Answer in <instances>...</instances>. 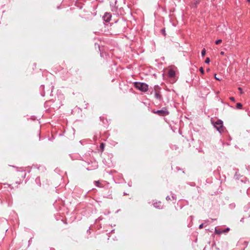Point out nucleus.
Returning a JSON list of instances; mask_svg holds the SVG:
<instances>
[{
	"instance_id": "obj_8",
	"label": "nucleus",
	"mask_w": 250,
	"mask_h": 250,
	"mask_svg": "<svg viewBox=\"0 0 250 250\" xmlns=\"http://www.w3.org/2000/svg\"><path fill=\"white\" fill-rule=\"evenodd\" d=\"M153 206L156 208L161 209L162 208V206L161 205V202H156L153 204Z\"/></svg>"
},
{
	"instance_id": "obj_31",
	"label": "nucleus",
	"mask_w": 250,
	"mask_h": 250,
	"mask_svg": "<svg viewBox=\"0 0 250 250\" xmlns=\"http://www.w3.org/2000/svg\"><path fill=\"white\" fill-rule=\"evenodd\" d=\"M100 120H101V121H103V122L104 123V117H100Z\"/></svg>"
},
{
	"instance_id": "obj_2",
	"label": "nucleus",
	"mask_w": 250,
	"mask_h": 250,
	"mask_svg": "<svg viewBox=\"0 0 250 250\" xmlns=\"http://www.w3.org/2000/svg\"><path fill=\"white\" fill-rule=\"evenodd\" d=\"M133 85L136 89L142 92H146L148 89V85L145 83L135 82Z\"/></svg>"
},
{
	"instance_id": "obj_32",
	"label": "nucleus",
	"mask_w": 250,
	"mask_h": 250,
	"mask_svg": "<svg viewBox=\"0 0 250 250\" xmlns=\"http://www.w3.org/2000/svg\"><path fill=\"white\" fill-rule=\"evenodd\" d=\"M166 199L167 201H169L170 200V198L168 195L166 197Z\"/></svg>"
},
{
	"instance_id": "obj_35",
	"label": "nucleus",
	"mask_w": 250,
	"mask_h": 250,
	"mask_svg": "<svg viewBox=\"0 0 250 250\" xmlns=\"http://www.w3.org/2000/svg\"><path fill=\"white\" fill-rule=\"evenodd\" d=\"M31 119L33 120H35V116H32Z\"/></svg>"
},
{
	"instance_id": "obj_30",
	"label": "nucleus",
	"mask_w": 250,
	"mask_h": 250,
	"mask_svg": "<svg viewBox=\"0 0 250 250\" xmlns=\"http://www.w3.org/2000/svg\"><path fill=\"white\" fill-rule=\"evenodd\" d=\"M32 238H31L28 241V246L31 244L32 243Z\"/></svg>"
},
{
	"instance_id": "obj_29",
	"label": "nucleus",
	"mask_w": 250,
	"mask_h": 250,
	"mask_svg": "<svg viewBox=\"0 0 250 250\" xmlns=\"http://www.w3.org/2000/svg\"><path fill=\"white\" fill-rule=\"evenodd\" d=\"M216 74H214V78L216 80H218V81H221V79H220L219 78H218V77H216Z\"/></svg>"
},
{
	"instance_id": "obj_10",
	"label": "nucleus",
	"mask_w": 250,
	"mask_h": 250,
	"mask_svg": "<svg viewBox=\"0 0 250 250\" xmlns=\"http://www.w3.org/2000/svg\"><path fill=\"white\" fill-rule=\"evenodd\" d=\"M155 97L158 99L159 101H162V95L158 92H155Z\"/></svg>"
},
{
	"instance_id": "obj_9",
	"label": "nucleus",
	"mask_w": 250,
	"mask_h": 250,
	"mask_svg": "<svg viewBox=\"0 0 250 250\" xmlns=\"http://www.w3.org/2000/svg\"><path fill=\"white\" fill-rule=\"evenodd\" d=\"M234 170H235V175L234 176V178L235 179V180H239V178H240V174H238V171L239 170L237 168H234L233 169Z\"/></svg>"
},
{
	"instance_id": "obj_19",
	"label": "nucleus",
	"mask_w": 250,
	"mask_h": 250,
	"mask_svg": "<svg viewBox=\"0 0 250 250\" xmlns=\"http://www.w3.org/2000/svg\"><path fill=\"white\" fill-rule=\"evenodd\" d=\"M222 42V40L221 39H218V40H217L215 41V43L216 44L218 45V44H220V43H221Z\"/></svg>"
},
{
	"instance_id": "obj_44",
	"label": "nucleus",
	"mask_w": 250,
	"mask_h": 250,
	"mask_svg": "<svg viewBox=\"0 0 250 250\" xmlns=\"http://www.w3.org/2000/svg\"><path fill=\"white\" fill-rule=\"evenodd\" d=\"M207 71H209V68L207 69Z\"/></svg>"
},
{
	"instance_id": "obj_16",
	"label": "nucleus",
	"mask_w": 250,
	"mask_h": 250,
	"mask_svg": "<svg viewBox=\"0 0 250 250\" xmlns=\"http://www.w3.org/2000/svg\"><path fill=\"white\" fill-rule=\"evenodd\" d=\"M36 183L38 184L40 186L41 185V183L40 182V178L39 177H38L36 178L35 180Z\"/></svg>"
},
{
	"instance_id": "obj_14",
	"label": "nucleus",
	"mask_w": 250,
	"mask_h": 250,
	"mask_svg": "<svg viewBox=\"0 0 250 250\" xmlns=\"http://www.w3.org/2000/svg\"><path fill=\"white\" fill-rule=\"evenodd\" d=\"M206 54V50L205 48H204L201 51V56L202 57H204Z\"/></svg>"
},
{
	"instance_id": "obj_23",
	"label": "nucleus",
	"mask_w": 250,
	"mask_h": 250,
	"mask_svg": "<svg viewBox=\"0 0 250 250\" xmlns=\"http://www.w3.org/2000/svg\"><path fill=\"white\" fill-rule=\"evenodd\" d=\"M171 197L172 198L173 200H176V196L175 194L171 193Z\"/></svg>"
},
{
	"instance_id": "obj_18",
	"label": "nucleus",
	"mask_w": 250,
	"mask_h": 250,
	"mask_svg": "<svg viewBox=\"0 0 250 250\" xmlns=\"http://www.w3.org/2000/svg\"><path fill=\"white\" fill-rule=\"evenodd\" d=\"M161 33H162V34L164 36H166V30H165V28H162V29L161 30Z\"/></svg>"
},
{
	"instance_id": "obj_27",
	"label": "nucleus",
	"mask_w": 250,
	"mask_h": 250,
	"mask_svg": "<svg viewBox=\"0 0 250 250\" xmlns=\"http://www.w3.org/2000/svg\"><path fill=\"white\" fill-rule=\"evenodd\" d=\"M229 99H230L231 101H232V102H235V98H234V97H230L229 98Z\"/></svg>"
},
{
	"instance_id": "obj_24",
	"label": "nucleus",
	"mask_w": 250,
	"mask_h": 250,
	"mask_svg": "<svg viewBox=\"0 0 250 250\" xmlns=\"http://www.w3.org/2000/svg\"><path fill=\"white\" fill-rule=\"evenodd\" d=\"M229 228H227L225 229H223L222 231H223V233H226L228 232L229 230Z\"/></svg>"
},
{
	"instance_id": "obj_33",
	"label": "nucleus",
	"mask_w": 250,
	"mask_h": 250,
	"mask_svg": "<svg viewBox=\"0 0 250 250\" xmlns=\"http://www.w3.org/2000/svg\"><path fill=\"white\" fill-rule=\"evenodd\" d=\"M176 169H177V170H181V169L180 167H176Z\"/></svg>"
},
{
	"instance_id": "obj_26",
	"label": "nucleus",
	"mask_w": 250,
	"mask_h": 250,
	"mask_svg": "<svg viewBox=\"0 0 250 250\" xmlns=\"http://www.w3.org/2000/svg\"><path fill=\"white\" fill-rule=\"evenodd\" d=\"M53 88H54V86H51V91L50 92V96H52V92H53Z\"/></svg>"
},
{
	"instance_id": "obj_21",
	"label": "nucleus",
	"mask_w": 250,
	"mask_h": 250,
	"mask_svg": "<svg viewBox=\"0 0 250 250\" xmlns=\"http://www.w3.org/2000/svg\"><path fill=\"white\" fill-rule=\"evenodd\" d=\"M187 184L189 185V186H190L191 187H194L196 185V184L194 182H188Z\"/></svg>"
},
{
	"instance_id": "obj_6",
	"label": "nucleus",
	"mask_w": 250,
	"mask_h": 250,
	"mask_svg": "<svg viewBox=\"0 0 250 250\" xmlns=\"http://www.w3.org/2000/svg\"><path fill=\"white\" fill-rule=\"evenodd\" d=\"M201 0H194V2L191 3V8L196 9L197 7V5L200 3Z\"/></svg>"
},
{
	"instance_id": "obj_20",
	"label": "nucleus",
	"mask_w": 250,
	"mask_h": 250,
	"mask_svg": "<svg viewBox=\"0 0 250 250\" xmlns=\"http://www.w3.org/2000/svg\"><path fill=\"white\" fill-rule=\"evenodd\" d=\"M210 62V60L209 58L207 57L205 61V63L208 64Z\"/></svg>"
},
{
	"instance_id": "obj_7",
	"label": "nucleus",
	"mask_w": 250,
	"mask_h": 250,
	"mask_svg": "<svg viewBox=\"0 0 250 250\" xmlns=\"http://www.w3.org/2000/svg\"><path fill=\"white\" fill-rule=\"evenodd\" d=\"M40 91L41 93V95L42 96L44 97L45 94V92L44 91V85H41L40 88Z\"/></svg>"
},
{
	"instance_id": "obj_15",
	"label": "nucleus",
	"mask_w": 250,
	"mask_h": 250,
	"mask_svg": "<svg viewBox=\"0 0 250 250\" xmlns=\"http://www.w3.org/2000/svg\"><path fill=\"white\" fill-rule=\"evenodd\" d=\"M103 197L104 198H108V199H112V198L111 192L108 195H104Z\"/></svg>"
},
{
	"instance_id": "obj_42",
	"label": "nucleus",
	"mask_w": 250,
	"mask_h": 250,
	"mask_svg": "<svg viewBox=\"0 0 250 250\" xmlns=\"http://www.w3.org/2000/svg\"><path fill=\"white\" fill-rule=\"evenodd\" d=\"M119 22V21H118H118H115V23H117V22Z\"/></svg>"
},
{
	"instance_id": "obj_5",
	"label": "nucleus",
	"mask_w": 250,
	"mask_h": 250,
	"mask_svg": "<svg viewBox=\"0 0 250 250\" xmlns=\"http://www.w3.org/2000/svg\"><path fill=\"white\" fill-rule=\"evenodd\" d=\"M217 30L220 31L221 32H224L226 30H227L226 25L223 23L218 25L217 27Z\"/></svg>"
},
{
	"instance_id": "obj_11",
	"label": "nucleus",
	"mask_w": 250,
	"mask_h": 250,
	"mask_svg": "<svg viewBox=\"0 0 250 250\" xmlns=\"http://www.w3.org/2000/svg\"><path fill=\"white\" fill-rule=\"evenodd\" d=\"M168 75L170 77L173 78L175 76V72L174 70H170L168 71Z\"/></svg>"
},
{
	"instance_id": "obj_28",
	"label": "nucleus",
	"mask_w": 250,
	"mask_h": 250,
	"mask_svg": "<svg viewBox=\"0 0 250 250\" xmlns=\"http://www.w3.org/2000/svg\"><path fill=\"white\" fill-rule=\"evenodd\" d=\"M203 227H204V224L202 223L199 225V229H201L203 228Z\"/></svg>"
},
{
	"instance_id": "obj_13",
	"label": "nucleus",
	"mask_w": 250,
	"mask_h": 250,
	"mask_svg": "<svg viewBox=\"0 0 250 250\" xmlns=\"http://www.w3.org/2000/svg\"><path fill=\"white\" fill-rule=\"evenodd\" d=\"M215 232L216 234H220L223 233V231L222 230H221L220 229H217L216 228L215 229Z\"/></svg>"
},
{
	"instance_id": "obj_4",
	"label": "nucleus",
	"mask_w": 250,
	"mask_h": 250,
	"mask_svg": "<svg viewBox=\"0 0 250 250\" xmlns=\"http://www.w3.org/2000/svg\"><path fill=\"white\" fill-rule=\"evenodd\" d=\"M112 16L110 13L106 12L103 17V21L105 22H108L111 19Z\"/></svg>"
},
{
	"instance_id": "obj_3",
	"label": "nucleus",
	"mask_w": 250,
	"mask_h": 250,
	"mask_svg": "<svg viewBox=\"0 0 250 250\" xmlns=\"http://www.w3.org/2000/svg\"><path fill=\"white\" fill-rule=\"evenodd\" d=\"M152 112L153 113L156 114L160 116H166L169 114V111L167 110L166 107H163L162 109L160 110H153Z\"/></svg>"
},
{
	"instance_id": "obj_40",
	"label": "nucleus",
	"mask_w": 250,
	"mask_h": 250,
	"mask_svg": "<svg viewBox=\"0 0 250 250\" xmlns=\"http://www.w3.org/2000/svg\"><path fill=\"white\" fill-rule=\"evenodd\" d=\"M127 195V193L125 192H124V195Z\"/></svg>"
},
{
	"instance_id": "obj_34",
	"label": "nucleus",
	"mask_w": 250,
	"mask_h": 250,
	"mask_svg": "<svg viewBox=\"0 0 250 250\" xmlns=\"http://www.w3.org/2000/svg\"><path fill=\"white\" fill-rule=\"evenodd\" d=\"M224 53H224V52H223V51H221V52H220V54H221V55H224Z\"/></svg>"
},
{
	"instance_id": "obj_38",
	"label": "nucleus",
	"mask_w": 250,
	"mask_h": 250,
	"mask_svg": "<svg viewBox=\"0 0 250 250\" xmlns=\"http://www.w3.org/2000/svg\"><path fill=\"white\" fill-rule=\"evenodd\" d=\"M50 250H55L54 248H51L50 249Z\"/></svg>"
},
{
	"instance_id": "obj_43",
	"label": "nucleus",
	"mask_w": 250,
	"mask_h": 250,
	"mask_svg": "<svg viewBox=\"0 0 250 250\" xmlns=\"http://www.w3.org/2000/svg\"><path fill=\"white\" fill-rule=\"evenodd\" d=\"M248 2H250V0H247Z\"/></svg>"
},
{
	"instance_id": "obj_17",
	"label": "nucleus",
	"mask_w": 250,
	"mask_h": 250,
	"mask_svg": "<svg viewBox=\"0 0 250 250\" xmlns=\"http://www.w3.org/2000/svg\"><path fill=\"white\" fill-rule=\"evenodd\" d=\"M95 185L97 187H101V183L99 181H95L94 182Z\"/></svg>"
},
{
	"instance_id": "obj_39",
	"label": "nucleus",
	"mask_w": 250,
	"mask_h": 250,
	"mask_svg": "<svg viewBox=\"0 0 250 250\" xmlns=\"http://www.w3.org/2000/svg\"><path fill=\"white\" fill-rule=\"evenodd\" d=\"M238 89H239V90H240V91H241V90H242V88H240V87H239V88H238Z\"/></svg>"
},
{
	"instance_id": "obj_22",
	"label": "nucleus",
	"mask_w": 250,
	"mask_h": 250,
	"mask_svg": "<svg viewBox=\"0 0 250 250\" xmlns=\"http://www.w3.org/2000/svg\"><path fill=\"white\" fill-rule=\"evenodd\" d=\"M199 71L201 72L202 74H204L205 73L204 69L202 67H201L199 68Z\"/></svg>"
},
{
	"instance_id": "obj_1",
	"label": "nucleus",
	"mask_w": 250,
	"mask_h": 250,
	"mask_svg": "<svg viewBox=\"0 0 250 250\" xmlns=\"http://www.w3.org/2000/svg\"><path fill=\"white\" fill-rule=\"evenodd\" d=\"M214 127L220 133L225 132L227 131L226 128L223 125V122L220 119H217L216 122L211 121Z\"/></svg>"
},
{
	"instance_id": "obj_12",
	"label": "nucleus",
	"mask_w": 250,
	"mask_h": 250,
	"mask_svg": "<svg viewBox=\"0 0 250 250\" xmlns=\"http://www.w3.org/2000/svg\"><path fill=\"white\" fill-rule=\"evenodd\" d=\"M243 104L240 103H237L236 104V108L237 109H241L242 108Z\"/></svg>"
},
{
	"instance_id": "obj_36",
	"label": "nucleus",
	"mask_w": 250,
	"mask_h": 250,
	"mask_svg": "<svg viewBox=\"0 0 250 250\" xmlns=\"http://www.w3.org/2000/svg\"><path fill=\"white\" fill-rule=\"evenodd\" d=\"M128 186H129V187H131V183H130V182L128 183Z\"/></svg>"
},
{
	"instance_id": "obj_25",
	"label": "nucleus",
	"mask_w": 250,
	"mask_h": 250,
	"mask_svg": "<svg viewBox=\"0 0 250 250\" xmlns=\"http://www.w3.org/2000/svg\"><path fill=\"white\" fill-rule=\"evenodd\" d=\"M104 147V143H101L100 145V147L102 149H103Z\"/></svg>"
},
{
	"instance_id": "obj_37",
	"label": "nucleus",
	"mask_w": 250,
	"mask_h": 250,
	"mask_svg": "<svg viewBox=\"0 0 250 250\" xmlns=\"http://www.w3.org/2000/svg\"><path fill=\"white\" fill-rule=\"evenodd\" d=\"M240 221L241 222H243L244 221V218H242L241 220H240Z\"/></svg>"
},
{
	"instance_id": "obj_41",
	"label": "nucleus",
	"mask_w": 250,
	"mask_h": 250,
	"mask_svg": "<svg viewBox=\"0 0 250 250\" xmlns=\"http://www.w3.org/2000/svg\"><path fill=\"white\" fill-rule=\"evenodd\" d=\"M230 206H231V207H234V205H230Z\"/></svg>"
}]
</instances>
